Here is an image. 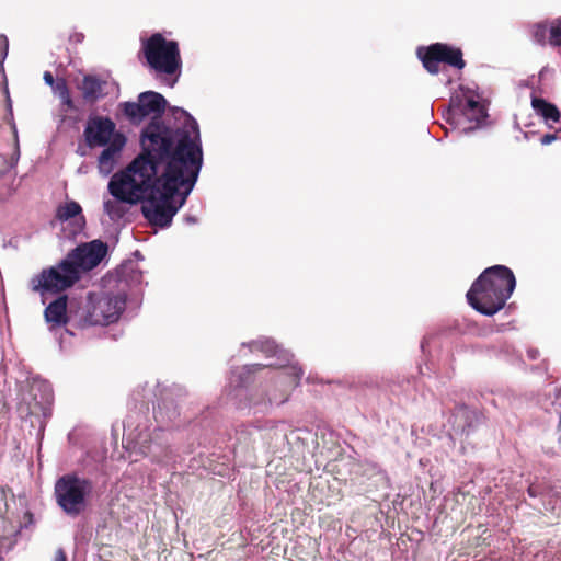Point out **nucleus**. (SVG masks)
<instances>
[{
    "label": "nucleus",
    "mask_w": 561,
    "mask_h": 561,
    "mask_svg": "<svg viewBox=\"0 0 561 561\" xmlns=\"http://www.w3.org/2000/svg\"><path fill=\"white\" fill-rule=\"evenodd\" d=\"M10 525L12 533H16L32 524L33 518L25 496H15L5 491V501L2 502V513Z\"/></svg>",
    "instance_id": "9d476101"
},
{
    "label": "nucleus",
    "mask_w": 561,
    "mask_h": 561,
    "mask_svg": "<svg viewBox=\"0 0 561 561\" xmlns=\"http://www.w3.org/2000/svg\"><path fill=\"white\" fill-rule=\"evenodd\" d=\"M5 501V491L0 489V513H2V502Z\"/></svg>",
    "instance_id": "c756f323"
},
{
    "label": "nucleus",
    "mask_w": 561,
    "mask_h": 561,
    "mask_svg": "<svg viewBox=\"0 0 561 561\" xmlns=\"http://www.w3.org/2000/svg\"><path fill=\"white\" fill-rule=\"evenodd\" d=\"M531 106L536 114L541 116L545 121H552L553 123H558L560 121V111L554 104L547 100L534 96L531 98Z\"/></svg>",
    "instance_id": "a211bd4d"
},
{
    "label": "nucleus",
    "mask_w": 561,
    "mask_h": 561,
    "mask_svg": "<svg viewBox=\"0 0 561 561\" xmlns=\"http://www.w3.org/2000/svg\"><path fill=\"white\" fill-rule=\"evenodd\" d=\"M126 144L124 135H115L99 157L98 168L101 174L108 175L115 168L122 149Z\"/></svg>",
    "instance_id": "dca6fc26"
},
{
    "label": "nucleus",
    "mask_w": 561,
    "mask_h": 561,
    "mask_svg": "<svg viewBox=\"0 0 561 561\" xmlns=\"http://www.w3.org/2000/svg\"><path fill=\"white\" fill-rule=\"evenodd\" d=\"M83 92L88 96H94L100 90V82L93 77H85L81 85Z\"/></svg>",
    "instance_id": "5701e85b"
},
{
    "label": "nucleus",
    "mask_w": 561,
    "mask_h": 561,
    "mask_svg": "<svg viewBox=\"0 0 561 561\" xmlns=\"http://www.w3.org/2000/svg\"><path fill=\"white\" fill-rule=\"evenodd\" d=\"M478 412L469 409L466 404H456L450 416V423L454 430L458 433H469L473 427L474 422L478 421Z\"/></svg>",
    "instance_id": "f3484780"
},
{
    "label": "nucleus",
    "mask_w": 561,
    "mask_h": 561,
    "mask_svg": "<svg viewBox=\"0 0 561 561\" xmlns=\"http://www.w3.org/2000/svg\"><path fill=\"white\" fill-rule=\"evenodd\" d=\"M531 37L533 39L541 45L545 46L547 43H549V23L539 22L531 26Z\"/></svg>",
    "instance_id": "aec40b11"
},
{
    "label": "nucleus",
    "mask_w": 561,
    "mask_h": 561,
    "mask_svg": "<svg viewBox=\"0 0 561 561\" xmlns=\"http://www.w3.org/2000/svg\"><path fill=\"white\" fill-rule=\"evenodd\" d=\"M516 279L504 265L485 268L467 293L468 304L484 316H493L504 308L513 294Z\"/></svg>",
    "instance_id": "7ed1b4c3"
},
{
    "label": "nucleus",
    "mask_w": 561,
    "mask_h": 561,
    "mask_svg": "<svg viewBox=\"0 0 561 561\" xmlns=\"http://www.w3.org/2000/svg\"><path fill=\"white\" fill-rule=\"evenodd\" d=\"M450 106L463 114L469 121L477 123L485 116L484 106L474 99L470 91H462L450 99Z\"/></svg>",
    "instance_id": "2eb2a0df"
},
{
    "label": "nucleus",
    "mask_w": 561,
    "mask_h": 561,
    "mask_svg": "<svg viewBox=\"0 0 561 561\" xmlns=\"http://www.w3.org/2000/svg\"><path fill=\"white\" fill-rule=\"evenodd\" d=\"M90 490V485L85 480L73 477L60 479L55 488L58 504L67 514L71 515L83 511Z\"/></svg>",
    "instance_id": "6e6552de"
},
{
    "label": "nucleus",
    "mask_w": 561,
    "mask_h": 561,
    "mask_svg": "<svg viewBox=\"0 0 561 561\" xmlns=\"http://www.w3.org/2000/svg\"><path fill=\"white\" fill-rule=\"evenodd\" d=\"M462 50L444 43H434L427 47L417 48V57L421 59L423 67L431 75L439 72V64L444 62L453 68L461 70L466 67Z\"/></svg>",
    "instance_id": "0eeeda50"
},
{
    "label": "nucleus",
    "mask_w": 561,
    "mask_h": 561,
    "mask_svg": "<svg viewBox=\"0 0 561 561\" xmlns=\"http://www.w3.org/2000/svg\"><path fill=\"white\" fill-rule=\"evenodd\" d=\"M304 375L298 366H287L277 375L275 389L268 393V404H283L290 396L291 389L297 387Z\"/></svg>",
    "instance_id": "9b49d317"
},
{
    "label": "nucleus",
    "mask_w": 561,
    "mask_h": 561,
    "mask_svg": "<svg viewBox=\"0 0 561 561\" xmlns=\"http://www.w3.org/2000/svg\"><path fill=\"white\" fill-rule=\"evenodd\" d=\"M556 139H557L556 134H546L540 138V142H541V145L546 146V145H550Z\"/></svg>",
    "instance_id": "a878e982"
},
{
    "label": "nucleus",
    "mask_w": 561,
    "mask_h": 561,
    "mask_svg": "<svg viewBox=\"0 0 561 561\" xmlns=\"http://www.w3.org/2000/svg\"><path fill=\"white\" fill-rule=\"evenodd\" d=\"M44 81L48 85L54 87L55 81H54V77H53V75L50 72H45L44 73Z\"/></svg>",
    "instance_id": "cd10ccee"
},
{
    "label": "nucleus",
    "mask_w": 561,
    "mask_h": 561,
    "mask_svg": "<svg viewBox=\"0 0 561 561\" xmlns=\"http://www.w3.org/2000/svg\"><path fill=\"white\" fill-rule=\"evenodd\" d=\"M108 191L115 198L125 203L136 204L140 201V156L113 175Z\"/></svg>",
    "instance_id": "423d86ee"
},
{
    "label": "nucleus",
    "mask_w": 561,
    "mask_h": 561,
    "mask_svg": "<svg viewBox=\"0 0 561 561\" xmlns=\"http://www.w3.org/2000/svg\"><path fill=\"white\" fill-rule=\"evenodd\" d=\"M527 493L530 497H537L538 495L541 494L540 486L531 484L529 485Z\"/></svg>",
    "instance_id": "bb28decb"
},
{
    "label": "nucleus",
    "mask_w": 561,
    "mask_h": 561,
    "mask_svg": "<svg viewBox=\"0 0 561 561\" xmlns=\"http://www.w3.org/2000/svg\"><path fill=\"white\" fill-rule=\"evenodd\" d=\"M167 106L168 102L162 94L154 91L142 92V118L152 115L151 121L145 128H142V135L145 134V137H147V135L153 130V127H159L160 130L164 128L170 134L172 142L171 147L175 148L182 139H186L202 149L199 128L194 117L183 108L172 107V115L175 119H183L182 127L173 128L167 125L162 119V115L164 114Z\"/></svg>",
    "instance_id": "20e7f679"
},
{
    "label": "nucleus",
    "mask_w": 561,
    "mask_h": 561,
    "mask_svg": "<svg viewBox=\"0 0 561 561\" xmlns=\"http://www.w3.org/2000/svg\"><path fill=\"white\" fill-rule=\"evenodd\" d=\"M119 199H108L104 202V210L111 219H117L122 216Z\"/></svg>",
    "instance_id": "4be33fe9"
},
{
    "label": "nucleus",
    "mask_w": 561,
    "mask_h": 561,
    "mask_svg": "<svg viewBox=\"0 0 561 561\" xmlns=\"http://www.w3.org/2000/svg\"><path fill=\"white\" fill-rule=\"evenodd\" d=\"M123 310V301L118 298L101 297L94 302L90 311V321L93 324H110L116 321Z\"/></svg>",
    "instance_id": "ddd939ff"
},
{
    "label": "nucleus",
    "mask_w": 561,
    "mask_h": 561,
    "mask_svg": "<svg viewBox=\"0 0 561 561\" xmlns=\"http://www.w3.org/2000/svg\"><path fill=\"white\" fill-rule=\"evenodd\" d=\"M67 302L65 297H60L48 305L45 310V318L48 323L60 325L66 322Z\"/></svg>",
    "instance_id": "6ab92c4d"
},
{
    "label": "nucleus",
    "mask_w": 561,
    "mask_h": 561,
    "mask_svg": "<svg viewBox=\"0 0 561 561\" xmlns=\"http://www.w3.org/2000/svg\"><path fill=\"white\" fill-rule=\"evenodd\" d=\"M57 219L64 229H69L70 234H76L85 226L81 206L75 201H66L57 208Z\"/></svg>",
    "instance_id": "4468645a"
},
{
    "label": "nucleus",
    "mask_w": 561,
    "mask_h": 561,
    "mask_svg": "<svg viewBox=\"0 0 561 561\" xmlns=\"http://www.w3.org/2000/svg\"><path fill=\"white\" fill-rule=\"evenodd\" d=\"M149 72L160 84L173 88L182 73V57L178 42L161 33L152 34L142 45Z\"/></svg>",
    "instance_id": "39448f33"
},
{
    "label": "nucleus",
    "mask_w": 561,
    "mask_h": 561,
    "mask_svg": "<svg viewBox=\"0 0 561 561\" xmlns=\"http://www.w3.org/2000/svg\"><path fill=\"white\" fill-rule=\"evenodd\" d=\"M124 115L134 123L140 118V105L138 103H125L123 105Z\"/></svg>",
    "instance_id": "b1692460"
},
{
    "label": "nucleus",
    "mask_w": 561,
    "mask_h": 561,
    "mask_svg": "<svg viewBox=\"0 0 561 561\" xmlns=\"http://www.w3.org/2000/svg\"><path fill=\"white\" fill-rule=\"evenodd\" d=\"M54 91L64 100V101H67L68 100V95H67V91H66V85L64 83V81H58L56 84H54Z\"/></svg>",
    "instance_id": "393cba45"
},
{
    "label": "nucleus",
    "mask_w": 561,
    "mask_h": 561,
    "mask_svg": "<svg viewBox=\"0 0 561 561\" xmlns=\"http://www.w3.org/2000/svg\"><path fill=\"white\" fill-rule=\"evenodd\" d=\"M265 366L266 365L254 364L251 367L253 368V371H255V370H259V369H261L262 367H265Z\"/></svg>",
    "instance_id": "2f4dec72"
},
{
    "label": "nucleus",
    "mask_w": 561,
    "mask_h": 561,
    "mask_svg": "<svg viewBox=\"0 0 561 561\" xmlns=\"http://www.w3.org/2000/svg\"><path fill=\"white\" fill-rule=\"evenodd\" d=\"M107 244L93 240L77 247L59 265L43 271L31 280V287L43 297L56 294L73 285L81 272L98 266L107 255Z\"/></svg>",
    "instance_id": "f03ea898"
},
{
    "label": "nucleus",
    "mask_w": 561,
    "mask_h": 561,
    "mask_svg": "<svg viewBox=\"0 0 561 561\" xmlns=\"http://www.w3.org/2000/svg\"><path fill=\"white\" fill-rule=\"evenodd\" d=\"M53 390L44 380H33L28 390L23 393L20 410L35 416H45L53 403Z\"/></svg>",
    "instance_id": "1a4fd4ad"
},
{
    "label": "nucleus",
    "mask_w": 561,
    "mask_h": 561,
    "mask_svg": "<svg viewBox=\"0 0 561 561\" xmlns=\"http://www.w3.org/2000/svg\"><path fill=\"white\" fill-rule=\"evenodd\" d=\"M167 129L153 127L142 135V217L153 228L171 226L186 203L203 165V149L182 139L171 147Z\"/></svg>",
    "instance_id": "f257e3e1"
},
{
    "label": "nucleus",
    "mask_w": 561,
    "mask_h": 561,
    "mask_svg": "<svg viewBox=\"0 0 561 561\" xmlns=\"http://www.w3.org/2000/svg\"><path fill=\"white\" fill-rule=\"evenodd\" d=\"M274 348H275V346L273 345V343H270V342H265V343H264V348H263L264 351H266V352H273V351H274Z\"/></svg>",
    "instance_id": "7c9ffc66"
},
{
    "label": "nucleus",
    "mask_w": 561,
    "mask_h": 561,
    "mask_svg": "<svg viewBox=\"0 0 561 561\" xmlns=\"http://www.w3.org/2000/svg\"><path fill=\"white\" fill-rule=\"evenodd\" d=\"M55 561H67L66 556L64 554V552L58 551L56 553V556H55Z\"/></svg>",
    "instance_id": "c85d7f7f"
},
{
    "label": "nucleus",
    "mask_w": 561,
    "mask_h": 561,
    "mask_svg": "<svg viewBox=\"0 0 561 561\" xmlns=\"http://www.w3.org/2000/svg\"><path fill=\"white\" fill-rule=\"evenodd\" d=\"M549 44L561 47V18L549 23Z\"/></svg>",
    "instance_id": "412c9836"
},
{
    "label": "nucleus",
    "mask_w": 561,
    "mask_h": 561,
    "mask_svg": "<svg viewBox=\"0 0 561 561\" xmlns=\"http://www.w3.org/2000/svg\"><path fill=\"white\" fill-rule=\"evenodd\" d=\"M85 139L89 146L110 145L115 135H122L115 131V125L108 118L94 117L88 122L84 130Z\"/></svg>",
    "instance_id": "f8f14e48"
}]
</instances>
